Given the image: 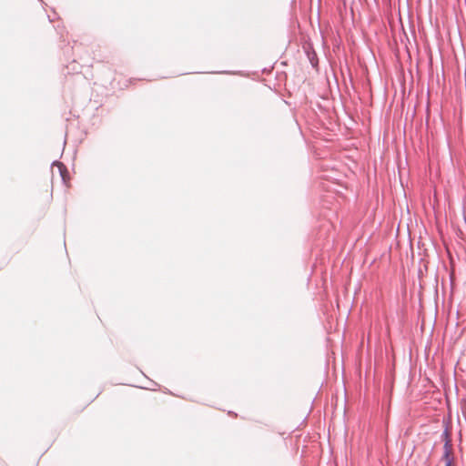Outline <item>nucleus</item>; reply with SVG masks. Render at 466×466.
<instances>
[{
  "instance_id": "1",
  "label": "nucleus",
  "mask_w": 466,
  "mask_h": 466,
  "mask_svg": "<svg viewBox=\"0 0 466 466\" xmlns=\"http://www.w3.org/2000/svg\"><path fill=\"white\" fill-rule=\"evenodd\" d=\"M443 450H444V452H443L442 460L444 461V462L454 461V455H453V450H452V445L451 443V440H449V439L446 440L444 446H443Z\"/></svg>"
},
{
  "instance_id": "2",
  "label": "nucleus",
  "mask_w": 466,
  "mask_h": 466,
  "mask_svg": "<svg viewBox=\"0 0 466 466\" xmlns=\"http://www.w3.org/2000/svg\"><path fill=\"white\" fill-rule=\"evenodd\" d=\"M58 168H59V171H60L63 180L66 182V167L62 164H59Z\"/></svg>"
},
{
  "instance_id": "3",
  "label": "nucleus",
  "mask_w": 466,
  "mask_h": 466,
  "mask_svg": "<svg viewBox=\"0 0 466 466\" xmlns=\"http://www.w3.org/2000/svg\"><path fill=\"white\" fill-rule=\"evenodd\" d=\"M445 466H453V461L445 462Z\"/></svg>"
}]
</instances>
